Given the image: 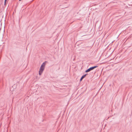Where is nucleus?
<instances>
[{"label": "nucleus", "mask_w": 132, "mask_h": 132, "mask_svg": "<svg viewBox=\"0 0 132 132\" xmlns=\"http://www.w3.org/2000/svg\"><path fill=\"white\" fill-rule=\"evenodd\" d=\"M98 67V66H97V65H96V66H93V67H91L90 68H89V69H88L87 70H86L85 71V72H86V73H87L88 72H89L90 71H91L93 70L94 69L97 68Z\"/></svg>", "instance_id": "obj_1"}, {"label": "nucleus", "mask_w": 132, "mask_h": 132, "mask_svg": "<svg viewBox=\"0 0 132 132\" xmlns=\"http://www.w3.org/2000/svg\"><path fill=\"white\" fill-rule=\"evenodd\" d=\"M46 63L45 62H43L41 65H42L43 67H45Z\"/></svg>", "instance_id": "obj_4"}, {"label": "nucleus", "mask_w": 132, "mask_h": 132, "mask_svg": "<svg viewBox=\"0 0 132 132\" xmlns=\"http://www.w3.org/2000/svg\"><path fill=\"white\" fill-rule=\"evenodd\" d=\"M7 0H4V5H5Z\"/></svg>", "instance_id": "obj_5"}, {"label": "nucleus", "mask_w": 132, "mask_h": 132, "mask_svg": "<svg viewBox=\"0 0 132 132\" xmlns=\"http://www.w3.org/2000/svg\"><path fill=\"white\" fill-rule=\"evenodd\" d=\"M45 67H43L42 65H41L40 68L39 70V74L40 75L42 74V73L44 71V69Z\"/></svg>", "instance_id": "obj_2"}, {"label": "nucleus", "mask_w": 132, "mask_h": 132, "mask_svg": "<svg viewBox=\"0 0 132 132\" xmlns=\"http://www.w3.org/2000/svg\"><path fill=\"white\" fill-rule=\"evenodd\" d=\"M21 0H19V1H21Z\"/></svg>", "instance_id": "obj_6"}, {"label": "nucleus", "mask_w": 132, "mask_h": 132, "mask_svg": "<svg viewBox=\"0 0 132 132\" xmlns=\"http://www.w3.org/2000/svg\"><path fill=\"white\" fill-rule=\"evenodd\" d=\"M87 74H85L82 76L81 77V78L80 79V81H81L82 80V79L84 78Z\"/></svg>", "instance_id": "obj_3"}]
</instances>
